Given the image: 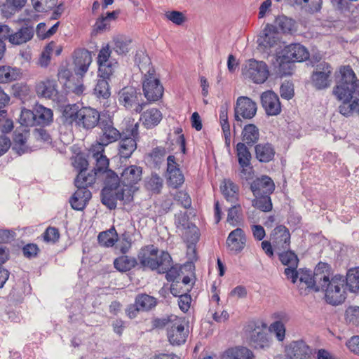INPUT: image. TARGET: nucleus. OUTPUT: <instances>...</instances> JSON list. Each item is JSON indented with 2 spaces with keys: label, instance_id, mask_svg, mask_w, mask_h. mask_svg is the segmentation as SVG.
Wrapping results in <instances>:
<instances>
[{
  "label": "nucleus",
  "instance_id": "15",
  "mask_svg": "<svg viewBox=\"0 0 359 359\" xmlns=\"http://www.w3.org/2000/svg\"><path fill=\"white\" fill-rule=\"evenodd\" d=\"M309 57L306 48L299 43L290 44L282 50L281 62H302Z\"/></svg>",
  "mask_w": 359,
  "mask_h": 359
},
{
  "label": "nucleus",
  "instance_id": "45",
  "mask_svg": "<svg viewBox=\"0 0 359 359\" xmlns=\"http://www.w3.org/2000/svg\"><path fill=\"white\" fill-rule=\"evenodd\" d=\"M135 189L134 187H123L119 186L118 189L112 194L114 202L116 203L117 200L124 201L126 203L130 202L133 200V193Z\"/></svg>",
  "mask_w": 359,
  "mask_h": 359
},
{
  "label": "nucleus",
  "instance_id": "6",
  "mask_svg": "<svg viewBox=\"0 0 359 359\" xmlns=\"http://www.w3.org/2000/svg\"><path fill=\"white\" fill-rule=\"evenodd\" d=\"M139 124L128 126L123 131L119 142V155L121 158H128L137 149V142L140 139Z\"/></svg>",
  "mask_w": 359,
  "mask_h": 359
},
{
  "label": "nucleus",
  "instance_id": "44",
  "mask_svg": "<svg viewBox=\"0 0 359 359\" xmlns=\"http://www.w3.org/2000/svg\"><path fill=\"white\" fill-rule=\"evenodd\" d=\"M167 172L168 183L170 186L177 188L184 183V178L179 168L169 166L167 168Z\"/></svg>",
  "mask_w": 359,
  "mask_h": 359
},
{
  "label": "nucleus",
  "instance_id": "64",
  "mask_svg": "<svg viewBox=\"0 0 359 359\" xmlns=\"http://www.w3.org/2000/svg\"><path fill=\"white\" fill-rule=\"evenodd\" d=\"M183 268L181 266H171L166 270L164 273H166V278L168 281H174L177 280V279H181V273H182Z\"/></svg>",
  "mask_w": 359,
  "mask_h": 359
},
{
  "label": "nucleus",
  "instance_id": "46",
  "mask_svg": "<svg viewBox=\"0 0 359 359\" xmlns=\"http://www.w3.org/2000/svg\"><path fill=\"white\" fill-rule=\"evenodd\" d=\"M136 259L128 256H121L116 258L114 262V267L119 271L126 272L135 266Z\"/></svg>",
  "mask_w": 359,
  "mask_h": 359
},
{
  "label": "nucleus",
  "instance_id": "28",
  "mask_svg": "<svg viewBox=\"0 0 359 359\" xmlns=\"http://www.w3.org/2000/svg\"><path fill=\"white\" fill-rule=\"evenodd\" d=\"M220 189L224 198L231 203H236L239 199V187L230 179H224Z\"/></svg>",
  "mask_w": 359,
  "mask_h": 359
},
{
  "label": "nucleus",
  "instance_id": "63",
  "mask_svg": "<svg viewBox=\"0 0 359 359\" xmlns=\"http://www.w3.org/2000/svg\"><path fill=\"white\" fill-rule=\"evenodd\" d=\"M34 9L38 12L46 11L56 4V0H32Z\"/></svg>",
  "mask_w": 359,
  "mask_h": 359
},
{
  "label": "nucleus",
  "instance_id": "30",
  "mask_svg": "<svg viewBox=\"0 0 359 359\" xmlns=\"http://www.w3.org/2000/svg\"><path fill=\"white\" fill-rule=\"evenodd\" d=\"M250 341L255 348L264 349L270 346L271 339L264 330L258 328L252 331Z\"/></svg>",
  "mask_w": 359,
  "mask_h": 359
},
{
  "label": "nucleus",
  "instance_id": "35",
  "mask_svg": "<svg viewBox=\"0 0 359 359\" xmlns=\"http://www.w3.org/2000/svg\"><path fill=\"white\" fill-rule=\"evenodd\" d=\"M256 158L260 161L267 163L273 160L275 149L269 143L259 144L255 146Z\"/></svg>",
  "mask_w": 359,
  "mask_h": 359
},
{
  "label": "nucleus",
  "instance_id": "53",
  "mask_svg": "<svg viewBox=\"0 0 359 359\" xmlns=\"http://www.w3.org/2000/svg\"><path fill=\"white\" fill-rule=\"evenodd\" d=\"M79 112L80 109H79L76 104H68L65 106L63 110V116L65 118V121L70 124L73 123L76 124Z\"/></svg>",
  "mask_w": 359,
  "mask_h": 359
},
{
  "label": "nucleus",
  "instance_id": "13",
  "mask_svg": "<svg viewBox=\"0 0 359 359\" xmlns=\"http://www.w3.org/2000/svg\"><path fill=\"white\" fill-rule=\"evenodd\" d=\"M101 119L100 112L97 109L84 107L80 109L76 126L85 130H91L99 126Z\"/></svg>",
  "mask_w": 359,
  "mask_h": 359
},
{
  "label": "nucleus",
  "instance_id": "4",
  "mask_svg": "<svg viewBox=\"0 0 359 359\" xmlns=\"http://www.w3.org/2000/svg\"><path fill=\"white\" fill-rule=\"evenodd\" d=\"M341 78L333 89L337 99L347 100L351 93L359 95V80L350 66H341L339 70Z\"/></svg>",
  "mask_w": 359,
  "mask_h": 359
},
{
  "label": "nucleus",
  "instance_id": "8",
  "mask_svg": "<svg viewBox=\"0 0 359 359\" xmlns=\"http://www.w3.org/2000/svg\"><path fill=\"white\" fill-rule=\"evenodd\" d=\"M142 90L144 97L150 102L157 101L163 96V87L152 68H149L142 78Z\"/></svg>",
  "mask_w": 359,
  "mask_h": 359
},
{
  "label": "nucleus",
  "instance_id": "51",
  "mask_svg": "<svg viewBox=\"0 0 359 359\" xmlns=\"http://www.w3.org/2000/svg\"><path fill=\"white\" fill-rule=\"evenodd\" d=\"M145 187L148 190L158 194L163 187V180L156 173H152L145 181Z\"/></svg>",
  "mask_w": 359,
  "mask_h": 359
},
{
  "label": "nucleus",
  "instance_id": "55",
  "mask_svg": "<svg viewBox=\"0 0 359 359\" xmlns=\"http://www.w3.org/2000/svg\"><path fill=\"white\" fill-rule=\"evenodd\" d=\"M27 138L22 133H15L13 140V150L15 151L17 154L21 155L27 150L26 146Z\"/></svg>",
  "mask_w": 359,
  "mask_h": 359
},
{
  "label": "nucleus",
  "instance_id": "60",
  "mask_svg": "<svg viewBox=\"0 0 359 359\" xmlns=\"http://www.w3.org/2000/svg\"><path fill=\"white\" fill-rule=\"evenodd\" d=\"M229 104L228 102H225L221 106L219 112V121L223 132L228 133V128H230V126L228 121V109Z\"/></svg>",
  "mask_w": 359,
  "mask_h": 359
},
{
  "label": "nucleus",
  "instance_id": "59",
  "mask_svg": "<svg viewBox=\"0 0 359 359\" xmlns=\"http://www.w3.org/2000/svg\"><path fill=\"white\" fill-rule=\"evenodd\" d=\"M166 151L163 147H156L154 148L150 153L148 154V157L156 164L161 163L165 156Z\"/></svg>",
  "mask_w": 359,
  "mask_h": 359
},
{
  "label": "nucleus",
  "instance_id": "33",
  "mask_svg": "<svg viewBox=\"0 0 359 359\" xmlns=\"http://www.w3.org/2000/svg\"><path fill=\"white\" fill-rule=\"evenodd\" d=\"M342 101V104L339 106V112L346 116H348L355 110H359V95L351 93L350 97L347 100L338 99Z\"/></svg>",
  "mask_w": 359,
  "mask_h": 359
},
{
  "label": "nucleus",
  "instance_id": "34",
  "mask_svg": "<svg viewBox=\"0 0 359 359\" xmlns=\"http://www.w3.org/2000/svg\"><path fill=\"white\" fill-rule=\"evenodd\" d=\"M162 119L161 112L156 109L151 108L144 111L140 120L147 128H151L158 125Z\"/></svg>",
  "mask_w": 359,
  "mask_h": 359
},
{
  "label": "nucleus",
  "instance_id": "49",
  "mask_svg": "<svg viewBox=\"0 0 359 359\" xmlns=\"http://www.w3.org/2000/svg\"><path fill=\"white\" fill-rule=\"evenodd\" d=\"M113 50L118 55H125L130 50L131 40L123 36L114 39Z\"/></svg>",
  "mask_w": 359,
  "mask_h": 359
},
{
  "label": "nucleus",
  "instance_id": "10",
  "mask_svg": "<svg viewBox=\"0 0 359 359\" xmlns=\"http://www.w3.org/2000/svg\"><path fill=\"white\" fill-rule=\"evenodd\" d=\"M332 68L325 62L318 64L311 76V82L313 86L318 89H325L331 85V75Z\"/></svg>",
  "mask_w": 359,
  "mask_h": 359
},
{
  "label": "nucleus",
  "instance_id": "2",
  "mask_svg": "<svg viewBox=\"0 0 359 359\" xmlns=\"http://www.w3.org/2000/svg\"><path fill=\"white\" fill-rule=\"evenodd\" d=\"M138 259L143 266L151 270H158L160 273H164L172 262L169 253L159 252L158 248L152 245L142 248L138 254Z\"/></svg>",
  "mask_w": 359,
  "mask_h": 359
},
{
  "label": "nucleus",
  "instance_id": "11",
  "mask_svg": "<svg viewBox=\"0 0 359 359\" xmlns=\"http://www.w3.org/2000/svg\"><path fill=\"white\" fill-rule=\"evenodd\" d=\"M111 51L109 46L102 48L97 56V64L99 65V76L101 79L108 80L114 74L117 67V62H114L111 58Z\"/></svg>",
  "mask_w": 359,
  "mask_h": 359
},
{
  "label": "nucleus",
  "instance_id": "16",
  "mask_svg": "<svg viewBox=\"0 0 359 359\" xmlns=\"http://www.w3.org/2000/svg\"><path fill=\"white\" fill-rule=\"evenodd\" d=\"M257 112V104L248 97H239L235 107V119L241 121V117L250 119Z\"/></svg>",
  "mask_w": 359,
  "mask_h": 359
},
{
  "label": "nucleus",
  "instance_id": "18",
  "mask_svg": "<svg viewBox=\"0 0 359 359\" xmlns=\"http://www.w3.org/2000/svg\"><path fill=\"white\" fill-rule=\"evenodd\" d=\"M99 128L101 130L99 140L103 142L104 144L109 145L121 137L122 133L114 126V123L110 118H102Z\"/></svg>",
  "mask_w": 359,
  "mask_h": 359
},
{
  "label": "nucleus",
  "instance_id": "52",
  "mask_svg": "<svg viewBox=\"0 0 359 359\" xmlns=\"http://www.w3.org/2000/svg\"><path fill=\"white\" fill-rule=\"evenodd\" d=\"M94 94L99 98L107 99L110 96V89L108 81L100 78L94 88Z\"/></svg>",
  "mask_w": 359,
  "mask_h": 359
},
{
  "label": "nucleus",
  "instance_id": "62",
  "mask_svg": "<svg viewBox=\"0 0 359 359\" xmlns=\"http://www.w3.org/2000/svg\"><path fill=\"white\" fill-rule=\"evenodd\" d=\"M346 320L348 323L355 325H359V307L350 306L348 307L345 313Z\"/></svg>",
  "mask_w": 359,
  "mask_h": 359
},
{
  "label": "nucleus",
  "instance_id": "21",
  "mask_svg": "<svg viewBox=\"0 0 359 359\" xmlns=\"http://www.w3.org/2000/svg\"><path fill=\"white\" fill-rule=\"evenodd\" d=\"M246 236L241 228H236L231 231L226 241V246L231 252L238 254L245 248Z\"/></svg>",
  "mask_w": 359,
  "mask_h": 359
},
{
  "label": "nucleus",
  "instance_id": "27",
  "mask_svg": "<svg viewBox=\"0 0 359 359\" xmlns=\"http://www.w3.org/2000/svg\"><path fill=\"white\" fill-rule=\"evenodd\" d=\"M34 29L32 26H22L15 32H11L8 41L15 46H20L29 41L34 36Z\"/></svg>",
  "mask_w": 359,
  "mask_h": 359
},
{
  "label": "nucleus",
  "instance_id": "23",
  "mask_svg": "<svg viewBox=\"0 0 359 359\" xmlns=\"http://www.w3.org/2000/svg\"><path fill=\"white\" fill-rule=\"evenodd\" d=\"M35 91L39 97L54 99L57 95V81L51 78L39 80L36 83Z\"/></svg>",
  "mask_w": 359,
  "mask_h": 359
},
{
  "label": "nucleus",
  "instance_id": "40",
  "mask_svg": "<svg viewBox=\"0 0 359 359\" xmlns=\"http://www.w3.org/2000/svg\"><path fill=\"white\" fill-rule=\"evenodd\" d=\"M259 137V129L254 124L246 125L242 132V140L245 144H253Z\"/></svg>",
  "mask_w": 359,
  "mask_h": 359
},
{
  "label": "nucleus",
  "instance_id": "29",
  "mask_svg": "<svg viewBox=\"0 0 359 359\" xmlns=\"http://www.w3.org/2000/svg\"><path fill=\"white\" fill-rule=\"evenodd\" d=\"M255 355L250 348L237 346L226 349L223 353V359H255Z\"/></svg>",
  "mask_w": 359,
  "mask_h": 359
},
{
  "label": "nucleus",
  "instance_id": "17",
  "mask_svg": "<svg viewBox=\"0 0 359 359\" xmlns=\"http://www.w3.org/2000/svg\"><path fill=\"white\" fill-rule=\"evenodd\" d=\"M279 259L283 265L287 267L285 269V274L288 279H290L293 283L297 280V268L298 266L299 259L296 254L290 250L286 252H278Z\"/></svg>",
  "mask_w": 359,
  "mask_h": 359
},
{
  "label": "nucleus",
  "instance_id": "36",
  "mask_svg": "<svg viewBox=\"0 0 359 359\" xmlns=\"http://www.w3.org/2000/svg\"><path fill=\"white\" fill-rule=\"evenodd\" d=\"M233 204L227 210L226 222L232 227H236L243 224V219L241 205L238 203Z\"/></svg>",
  "mask_w": 359,
  "mask_h": 359
},
{
  "label": "nucleus",
  "instance_id": "1",
  "mask_svg": "<svg viewBox=\"0 0 359 359\" xmlns=\"http://www.w3.org/2000/svg\"><path fill=\"white\" fill-rule=\"evenodd\" d=\"M316 282L318 284L316 292H324L328 304L338 305L346 299L345 280L341 275L332 276L330 265L327 264L324 274L317 273Z\"/></svg>",
  "mask_w": 359,
  "mask_h": 359
},
{
  "label": "nucleus",
  "instance_id": "61",
  "mask_svg": "<svg viewBox=\"0 0 359 359\" xmlns=\"http://www.w3.org/2000/svg\"><path fill=\"white\" fill-rule=\"evenodd\" d=\"M175 200L186 209L191 208V199L189 194L183 191H176L174 194Z\"/></svg>",
  "mask_w": 359,
  "mask_h": 359
},
{
  "label": "nucleus",
  "instance_id": "48",
  "mask_svg": "<svg viewBox=\"0 0 359 359\" xmlns=\"http://www.w3.org/2000/svg\"><path fill=\"white\" fill-rule=\"evenodd\" d=\"M255 199L252 201L253 207L263 211L269 212L272 210V203L269 194L254 196Z\"/></svg>",
  "mask_w": 359,
  "mask_h": 359
},
{
  "label": "nucleus",
  "instance_id": "47",
  "mask_svg": "<svg viewBox=\"0 0 359 359\" xmlns=\"http://www.w3.org/2000/svg\"><path fill=\"white\" fill-rule=\"evenodd\" d=\"M353 292L359 291V268L351 269L348 271L346 284Z\"/></svg>",
  "mask_w": 359,
  "mask_h": 359
},
{
  "label": "nucleus",
  "instance_id": "41",
  "mask_svg": "<svg viewBox=\"0 0 359 359\" xmlns=\"http://www.w3.org/2000/svg\"><path fill=\"white\" fill-rule=\"evenodd\" d=\"M99 243L104 247H112L118 241V234L114 227L99 233Z\"/></svg>",
  "mask_w": 359,
  "mask_h": 359
},
{
  "label": "nucleus",
  "instance_id": "54",
  "mask_svg": "<svg viewBox=\"0 0 359 359\" xmlns=\"http://www.w3.org/2000/svg\"><path fill=\"white\" fill-rule=\"evenodd\" d=\"M164 16L166 20L178 26L182 25L187 21L185 15L178 11H166Z\"/></svg>",
  "mask_w": 359,
  "mask_h": 359
},
{
  "label": "nucleus",
  "instance_id": "43",
  "mask_svg": "<svg viewBox=\"0 0 359 359\" xmlns=\"http://www.w3.org/2000/svg\"><path fill=\"white\" fill-rule=\"evenodd\" d=\"M94 172L87 173V170H81L79 171L76 180L75 185L77 188L86 189L88 186L92 185L96 178Z\"/></svg>",
  "mask_w": 359,
  "mask_h": 359
},
{
  "label": "nucleus",
  "instance_id": "24",
  "mask_svg": "<svg viewBox=\"0 0 359 359\" xmlns=\"http://www.w3.org/2000/svg\"><path fill=\"white\" fill-rule=\"evenodd\" d=\"M74 72L76 74L83 76L92 62L91 55L89 51L81 50L74 52Z\"/></svg>",
  "mask_w": 359,
  "mask_h": 359
},
{
  "label": "nucleus",
  "instance_id": "42",
  "mask_svg": "<svg viewBox=\"0 0 359 359\" xmlns=\"http://www.w3.org/2000/svg\"><path fill=\"white\" fill-rule=\"evenodd\" d=\"M135 302L141 311H148L156 305V298L147 294H137Z\"/></svg>",
  "mask_w": 359,
  "mask_h": 359
},
{
  "label": "nucleus",
  "instance_id": "7",
  "mask_svg": "<svg viewBox=\"0 0 359 359\" xmlns=\"http://www.w3.org/2000/svg\"><path fill=\"white\" fill-rule=\"evenodd\" d=\"M242 74L255 83H264L269 77L268 66L263 61L248 60L242 67Z\"/></svg>",
  "mask_w": 359,
  "mask_h": 359
},
{
  "label": "nucleus",
  "instance_id": "37",
  "mask_svg": "<svg viewBox=\"0 0 359 359\" xmlns=\"http://www.w3.org/2000/svg\"><path fill=\"white\" fill-rule=\"evenodd\" d=\"M36 125H48L53 121V111L50 109L36 104L34 107Z\"/></svg>",
  "mask_w": 359,
  "mask_h": 359
},
{
  "label": "nucleus",
  "instance_id": "12",
  "mask_svg": "<svg viewBox=\"0 0 359 359\" xmlns=\"http://www.w3.org/2000/svg\"><path fill=\"white\" fill-rule=\"evenodd\" d=\"M141 98V93L133 87H125L118 93L119 102L128 109L134 108L137 113L141 112L145 104L140 102Z\"/></svg>",
  "mask_w": 359,
  "mask_h": 359
},
{
  "label": "nucleus",
  "instance_id": "31",
  "mask_svg": "<svg viewBox=\"0 0 359 359\" xmlns=\"http://www.w3.org/2000/svg\"><path fill=\"white\" fill-rule=\"evenodd\" d=\"M91 198V192L87 189L77 188L70 199L71 206L76 210H82Z\"/></svg>",
  "mask_w": 359,
  "mask_h": 359
},
{
  "label": "nucleus",
  "instance_id": "19",
  "mask_svg": "<svg viewBox=\"0 0 359 359\" xmlns=\"http://www.w3.org/2000/svg\"><path fill=\"white\" fill-rule=\"evenodd\" d=\"M273 246L278 252L288 250L290 244V234L289 230L283 225L276 226L271 235Z\"/></svg>",
  "mask_w": 359,
  "mask_h": 359
},
{
  "label": "nucleus",
  "instance_id": "38",
  "mask_svg": "<svg viewBox=\"0 0 359 359\" xmlns=\"http://www.w3.org/2000/svg\"><path fill=\"white\" fill-rule=\"evenodd\" d=\"M27 0H6L1 5V11L6 18H9L14 15L25 6Z\"/></svg>",
  "mask_w": 359,
  "mask_h": 359
},
{
  "label": "nucleus",
  "instance_id": "39",
  "mask_svg": "<svg viewBox=\"0 0 359 359\" xmlns=\"http://www.w3.org/2000/svg\"><path fill=\"white\" fill-rule=\"evenodd\" d=\"M237 156L239 165L243 168L242 172L245 174L248 172L247 168L250 165L251 154L245 146V143L239 142L236 145Z\"/></svg>",
  "mask_w": 359,
  "mask_h": 359
},
{
  "label": "nucleus",
  "instance_id": "22",
  "mask_svg": "<svg viewBox=\"0 0 359 359\" xmlns=\"http://www.w3.org/2000/svg\"><path fill=\"white\" fill-rule=\"evenodd\" d=\"M261 103L269 116H276L281 111L279 97L273 91L267 90L261 95Z\"/></svg>",
  "mask_w": 359,
  "mask_h": 359
},
{
  "label": "nucleus",
  "instance_id": "3",
  "mask_svg": "<svg viewBox=\"0 0 359 359\" xmlns=\"http://www.w3.org/2000/svg\"><path fill=\"white\" fill-rule=\"evenodd\" d=\"M154 325L156 327H166L168 338L173 346H179L186 341L188 330L184 328V320L176 316L156 319Z\"/></svg>",
  "mask_w": 359,
  "mask_h": 359
},
{
  "label": "nucleus",
  "instance_id": "58",
  "mask_svg": "<svg viewBox=\"0 0 359 359\" xmlns=\"http://www.w3.org/2000/svg\"><path fill=\"white\" fill-rule=\"evenodd\" d=\"M20 122L22 125L26 126L35 125L36 121L34 109L31 111L29 109H23L21 111L20 116Z\"/></svg>",
  "mask_w": 359,
  "mask_h": 359
},
{
  "label": "nucleus",
  "instance_id": "26",
  "mask_svg": "<svg viewBox=\"0 0 359 359\" xmlns=\"http://www.w3.org/2000/svg\"><path fill=\"white\" fill-rule=\"evenodd\" d=\"M275 189V185L272 180L267 177L263 176L254 180L250 185V189L254 196H261L265 194H271Z\"/></svg>",
  "mask_w": 359,
  "mask_h": 359
},
{
  "label": "nucleus",
  "instance_id": "14",
  "mask_svg": "<svg viewBox=\"0 0 359 359\" xmlns=\"http://www.w3.org/2000/svg\"><path fill=\"white\" fill-rule=\"evenodd\" d=\"M312 351L310 346L303 340L290 342L285 349L282 355L286 359H310Z\"/></svg>",
  "mask_w": 359,
  "mask_h": 359
},
{
  "label": "nucleus",
  "instance_id": "5",
  "mask_svg": "<svg viewBox=\"0 0 359 359\" xmlns=\"http://www.w3.org/2000/svg\"><path fill=\"white\" fill-rule=\"evenodd\" d=\"M175 223L183 239L188 243V254L195 255V244L199 240V234L197 232L196 226L189 222L186 212H182L175 215Z\"/></svg>",
  "mask_w": 359,
  "mask_h": 359
},
{
  "label": "nucleus",
  "instance_id": "56",
  "mask_svg": "<svg viewBox=\"0 0 359 359\" xmlns=\"http://www.w3.org/2000/svg\"><path fill=\"white\" fill-rule=\"evenodd\" d=\"M96 163L94 170L93 171L97 176L104 175L105 172L109 170V159L105 155L99 156L97 158H93Z\"/></svg>",
  "mask_w": 359,
  "mask_h": 359
},
{
  "label": "nucleus",
  "instance_id": "9",
  "mask_svg": "<svg viewBox=\"0 0 359 359\" xmlns=\"http://www.w3.org/2000/svg\"><path fill=\"white\" fill-rule=\"evenodd\" d=\"M105 186L102 191V202L109 209L116 208V203L114 202L112 194L118 189L120 186V177L112 170H107L103 175Z\"/></svg>",
  "mask_w": 359,
  "mask_h": 359
},
{
  "label": "nucleus",
  "instance_id": "50",
  "mask_svg": "<svg viewBox=\"0 0 359 359\" xmlns=\"http://www.w3.org/2000/svg\"><path fill=\"white\" fill-rule=\"evenodd\" d=\"M18 77L19 72L17 69L9 66L0 67V83H9L17 80Z\"/></svg>",
  "mask_w": 359,
  "mask_h": 359
},
{
  "label": "nucleus",
  "instance_id": "25",
  "mask_svg": "<svg viewBox=\"0 0 359 359\" xmlns=\"http://www.w3.org/2000/svg\"><path fill=\"white\" fill-rule=\"evenodd\" d=\"M142 168L133 165L126 168L121 174L120 182L124 187H133L142 179Z\"/></svg>",
  "mask_w": 359,
  "mask_h": 359
},
{
  "label": "nucleus",
  "instance_id": "57",
  "mask_svg": "<svg viewBox=\"0 0 359 359\" xmlns=\"http://www.w3.org/2000/svg\"><path fill=\"white\" fill-rule=\"evenodd\" d=\"M294 2L303 8H308L310 12H318L321 8L322 0H294Z\"/></svg>",
  "mask_w": 359,
  "mask_h": 359
},
{
  "label": "nucleus",
  "instance_id": "32",
  "mask_svg": "<svg viewBox=\"0 0 359 359\" xmlns=\"http://www.w3.org/2000/svg\"><path fill=\"white\" fill-rule=\"evenodd\" d=\"M279 41V34L274 30L272 26L267 25L263 31V34L258 39L260 46L271 48Z\"/></svg>",
  "mask_w": 359,
  "mask_h": 359
},
{
  "label": "nucleus",
  "instance_id": "20",
  "mask_svg": "<svg viewBox=\"0 0 359 359\" xmlns=\"http://www.w3.org/2000/svg\"><path fill=\"white\" fill-rule=\"evenodd\" d=\"M325 269H327V264L319 263L315 268L313 275L311 271L299 269L297 270V279H299L300 283H304L306 287L309 289H313L316 292L318 284L316 282V277L317 273H325Z\"/></svg>",
  "mask_w": 359,
  "mask_h": 359
}]
</instances>
